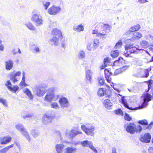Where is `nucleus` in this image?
Returning a JSON list of instances; mask_svg holds the SVG:
<instances>
[{
  "label": "nucleus",
  "instance_id": "obj_1",
  "mask_svg": "<svg viewBox=\"0 0 153 153\" xmlns=\"http://www.w3.org/2000/svg\"><path fill=\"white\" fill-rule=\"evenodd\" d=\"M124 126L127 132L131 134L135 133L140 134L143 129L140 125H136L134 123H127L124 124Z\"/></svg>",
  "mask_w": 153,
  "mask_h": 153
},
{
  "label": "nucleus",
  "instance_id": "obj_2",
  "mask_svg": "<svg viewBox=\"0 0 153 153\" xmlns=\"http://www.w3.org/2000/svg\"><path fill=\"white\" fill-rule=\"evenodd\" d=\"M31 20L36 27L42 26L43 23L42 16L37 14V11L33 10L32 12Z\"/></svg>",
  "mask_w": 153,
  "mask_h": 153
},
{
  "label": "nucleus",
  "instance_id": "obj_3",
  "mask_svg": "<svg viewBox=\"0 0 153 153\" xmlns=\"http://www.w3.org/2000/svg\"><path fill=\"white\" fill-rule=\"evenodd\" d=\"M133 45L131 43L127 44L125 46V50H128L125 53V55L126 57H132L130 56V54H137L139 51L142 50V49L138 48L134 46H133Z\"/></svg>",
  "mask_w": 153,
  "mask_h": 153
},
{
  "label": "nucleus",
  "instance_id": "obj_4",
  "mask_svg": "<svg viewBox=\"0 0 153 153\" xmlns=\"http://www.w3.org/2000/svg\"><path fill=\"white\" fill-rule=\"evenodd\" d=\"M59 97L58 95H55L53 91V88H50L45 97V100L46 101L50 102L52 100L54 101L57 99Z\"/></svg>",
  "mask_w": 153,
  "mask_h": 153
},
{
  "label": "nucleus",
  "instance_id": "obj_5",
  "mask_svg": "<svg viewBox=\"0 0 153 153\" xmlns=\"http://www.w3.org/2000/svg\"><path fill=\"white\" fill-rule=\"evenodd\" d=\"M81 129L88 135H90L93 136L94 135V130L95 128L94 126H88L86 125H82L81 127Z\"/></svg>",
  "mask_w": 153,
  "mask_h": 153
},
{
  "label": "nucleus",
  "instance_id": "obj_6",
  "mask_svg": "<svg viewBox=\"0 0 153 153\" xmlns=\"http://www.w3.org/2000/svg\"><path fill=\"white\" fill-rule=\"evenodd\" d=\"M84 147L88 146L94 152L97 153V150L94 148L93 145V143L91 141H89L87 140L81 141L80 143Z\"/></svg>",
  "mask_w": 153,
  "mask_h": 153
},
{
  "label": "nucleus",
  "instance_id": "obj_7",
  "mask_svg": "<svg viewBox=\"0 0 153 153\" xmlns=\"http://www.w3.org/2000/svg\"><path fill=\"white\" fill-rule=\"evenodd\" d=\"M143 102L141 105V108H144L148 105V102L152 99V96L149 93L144 94L143 96Z\"/></svg>",
  "mask_w": 153,
  "mask_h": 153
},
{
  "label": "nucleus",
  "instance_id": "obj_8",
  "mask_svg": "<svg viewBox=\"0 0 153 153\" xmlns=\"http://www.w3.org/2000/svg\"><path fill=\"white\" fill-rule=\"evenodd\" d=\"M21 73L20 71H18L16 73L11 72L10 73V79L12 82L15 83L16 82L18 81L19 79L18 77L21 74Z\"/></svg>",
  "mask_w": 153,
  "mask_h": 153
},
{
  "label": "nucleus",
  "instance_id": "obj_9",
  "mask_svg": "<svg viewBox=\"0 0 153 153\" xmlns=\"http://www.w3.org/2000/svg\"><path fill=\"white\" fill-rule=\"evenodd\" d=\"M61 9L59 7L53 6L48 9V13L50 15H55L59 13Z\"/></svg>",
  "mask_w": 153,
  "mask_h": 153
},
{
  "label": "nucleus",
  "instance_id": "obj_10",
  "mask_svg": "<svg viewBox=\"0 0 153 153\" xmlns=\"http://www.w3.org/2000/svg\"><path fill=\"white\" fill-rule=\"evenodd\" d=\"M151 139V136L150 133H146L143 136H141L140 138V140L142 142L148 143L150 142Z\"/></svg>",
  "mask_w": 153,
  "mask_h": 153
},
{
  "label": "nucleus",
  "instance_id": "obj_11",
  "mask_svg": "<svg viewBox=\"0 0 153 153\" xmlns=\"http://www.w3.org/2000/svg\"><path fill=\"white\" fill-rule=\"evenodd\" d=\"M59 102L60 106L62 108H67L68 107V101L67 99L65 97L60 98L59 100Z\"/></svg>",
  "mask_w": 153,
  "mask_h": 153
},
{
  "label": "nucleus",
  "instance_id": "obj_12",
  "mask_svg": "<svg viewBox=\"0 0 153 153\" xmlns=\"http://www.w3.org/2000/svg\"><path fill=\"white\" fill-rule=\"evenodd\" d=\"M12 139L11 137L9 135L0 137V143L5 145L10 142Z\"/></svg>",
  "mask_w": 153,
  "mask_h": 153
},
{
  "label": "nucleus",
  "instance_id": "obj_13",
  "mask_svg": "<svg viewBox=\"0 0 153 153\" xmlns=\"http://www.w3.org/2000/svg\"><path fill=\"white\" fill-rule=\"evenodd\" d=\"M142 36L141 34L138 32H135L133 34L132 37L130 39H128L126 41L128 42H134L135 40L139 39Z\"/></svg>",
  "mask_w": 153,
  "mask_h": 153
},
{
  "label": "nucleus",
  "instance_id": "obj_14",
  "mask_svg": "<svg viewBox=\"0 0 153 153\" xmlns=\"http://www.w3.org/2000/svg\"><path fill=\"white\" fill-rule=\"evenodd\" d=\"M13 61L11 59H8L4 62L5 68L6 70H10L13 66Z\"/></svg>",
  "mask_w": 153,
  "mask_h": 153
},
{
  "label": "nucleus",
  "instance_id": "obj_15",
  "mask_svg": "<svg viewBox=\"0 0 153 153\" xmlns=\"http://www.w3.org/2000/svg\"><path fill=\"white\" fill-rule=\"evenodd\" d=\"M52 33L54 37H56L61 40L62 39V35L61 31L57 28L53 29L52 31Z\"/></svg>",
  "mask_w": 153,
  "mask_h": 153
},
{
  "label": "nucleus",
  "instance_id": "obj_16",
  "mask_svg": "<svg viewBox=\"0 0 153 153\" xmlns=\"http://www.w3.org/2000/svg\"><path fill=\"white\" fill-rule=\"evenodd\" d=\"M53 117L47 114H45L42 118V122L44 124H47L51 122Z\"/></svg>",
  "mask_w": 153,
  "mask_h": 153
},
{
  "label": "nucleus",
  "instance_id": "obj_17",
  "mask_svg": "<svg viewBox=\"0 0 153 153\" xmlns=\"http://www.w3.org/2000/svg\"><path fill=\"white\" fill-rule=\"evenodd\" d=\"M151 69H143L141 70L140 72L139 77H140L147 78L149 75V71L151 70Z\"/></svg>",
  "mask_w": 153,
  "mask_h": 153
},
{
  "label": "nucleus",
  "instance_id": "obj_18",
  "mask_svg": "<svg viewBox=\"0 0 153 153\" xmlns=\"http://www.w3.org/2000/svg\"><path fill=\"white\" fill-rule=\"evenodd\" d=\"M79 133H80V132L74 130L72 129L71 130H67L65 132V134L68 135L71 137L72 138Z\"/></svg>",
  "mask_w": 153,
  "mask_h": 153
},
{
  "label": "nucleus",
  "instance_id": "obj_19",
  "mask_svg": "<svg viewBox=\"0 0 153 153\" xmlns=\"http://www.w3.org/2000/svg\"><path fill=\"white\" fill-rule=\"evenodd\" d=\"M59 39L56 37H54L49 40L50 44L52 45L57 46L59 43Z\"/></svg>",
  "mask_w": 153,
  "mask_h": 153
},
{
  "label": "nucleus",
  "instance_id": "obj_20",
  "mask_svg": "<svg viewBox=\"0 0 153 153\" xmlns=\"http://www.w3.org/2000/svg\"><path fill=\"white\" fill-rule=\"evenodd\" d=\"M108 92H110V91L108 90H104V89L102 88H100L99 89L97 94L99 96H102L104 95H106V96L109 97L110 96L109 95H107V93Z\"/></svg>",
  "mask_w": 153,
  "mask_h": 153
},
{
  "label": "nucleus",
  "instance_id": "obj_21",
  "mask_svg": "<svg viewBox=\"0 0 153 153\" xmlns=\"http://www.w3.org/2000/svg\"><path fill=\"white\" fill-rule=\"evenodd\" d=\"M92 73L91 70H88L86 71V78L87 79L88 83H90L91 80V76Z\"/></svg>",
  "mask_w": 153,
  "mask_h": 153
},
{
  "label": "nucleus",
  "instance_id": "obj_22",
  "mask_svg": "<svg viewBox=\"0 0 153 153\" xmlns=\"http://www.w3.org/2000/svg\"><path fill=\"white\" fill-rule=\"evenodd\" d=\"M84 26L82 24L74 25L73 27V30L77 32L83 31L84 30Z\"/></svg>",
  "mask_w": 153,
  "mask_h": 153
},
{
  "label": "nucleus",
  "instance_id": "obj_23",
  "mask_svg": "<svg viewBox=\"0 0 153 153\" xmlns=\"http://www.w3.org/2000/svg\"><path fill=\"white\" fill-rule=\"evenodd\" d=\"M27 28L30 30L34 31L36 30L35 27L30 22H29L24 24Z\"/></svg>",
  "mask_w": 153,
  "mask_h": 153
},
{
  "label": "nucleus",
  "instance_id": "obj_24",
  "mask_svg": "<svg viewBox=\"0 0 153 153\" xmlns=\"http://www.w3.org/2000/svg\"><path fill=\"white\" fill-rule=\"evenodd\" d=\"M104 104L105 107L108 109L111 108L112 103L108 99L105 100L104 101Z\"/></svg>",
  "mask_w": 153,
  "mask_h": 153
},
{
  "label": "nucleus",
  "instance_id": "obj_25",
  "mask_svg": "<svg viewBox=\"0 0 153 153\" xmlns=\"http://www.w3.org/2000/svg\"><path fill=\"white\" fill-rule=\"evenodd\" d=\"M55 147L57 153H61L64 148V146L62 144H57Z\"/></svg>",
  "mask_w": 153,
  "mask_h": 153
},
{
  "label": "nucleus",
  "instance_id": "obj_26",
  "mask_svg": "<svg viewBox=\"0 0 153 153\" xmlns=\"http://www.w3.org/2000/svg\"><path fill=\"white\" fill-rule=\"evenodd\" d=\"M21 133L29 142L31 140L30 137L28 132L25 129L22 130Z\"/></svg>",
  "mask_w": 153,
  "mask_h": 153
},
{
  "label": "nucleus",
  "instance_id": "obj_27",
  "mask_svg": "<svg viewBox=\"0 0 153 153\" xmlns=\"http://www.w3.org/2000/svg\"><path fill=\"white\" fill-rule=\"evenodd\" d=\"M77 56L79 59H84L85 57V53L82 50H80L78 52Z\"/></svg>",
  "mask_w": 153,
  "mask_h": 153
},
{
  "label": "nucleus",
  "instance_id": "obj_28",
  "mask_svg": "<svg viewBox=\"0 0 153 153\" xmlns=\"http://www.w3.org/2000/svg\"><path fill=\"white\" fill-rule=\"evenodd\" d=\"M13 144H12L10 146H7L0 150V153H6V152L11 148L13 147Z\"/></svg>",
  "mask_w": 153,
  "mask_h": 153
},
{
  "label": "nucleus",
  "instance_id": "obj_29",
  "mask_svg": "<svg viewBox=\"0 0 153 153\" xmlns=\"http://www.w3.org/2000/svg\"><path fill=\"white\" fill-rule=\"evenodd\" d=\"M24 92L28 96L30 100H32L33 98V96L32 94L31 91L27 88H26L24 91Z\"/></svg>",
  "mask_w": 153,
  "mask_h": 153
},
{
  "label": "nucleus",
  "instance_id": "obj_30",
  "mask_svg": "<svg viewBox=\"0 0 153 153\" xmlns=\"http://www.w3.org/2000/svg\"><path fill=\"white\" fill-rule=\"evenodd\" d=\"M31 134L35 138L37 137L39 135L38 131L35 129H32L30 131Z\"/></svg>",
  "mask_w": 153,
  "mask_h": 153
},
{
  "label": "nucleus",
  "instance_id": "obj_31",
  "mask_svg": "<svg viewBox=\"0 0 153 153\" xmlns=\"http://www.w3.org/2000/svg\"><path fill=\"white\" fill-rule=\"evenodd\" d=\"M137 123L139 124L144 126H146L148 125V121L146 119L139 120L137 122Z\"/></svg>",
  "mask_w": 153,
  "mask_h": 153
},
{
  "label": "nucleus",
  "instance_id": "obj_32",
  "mask_svg": "<svg viewBox=\"0 0 153 153\" xmlns=\"http://www.w3.org/2000/svg\"><path fill=\"white\" fill-rule=\"evenodd\" d=\"M66 152L65 153H72L73 152L75 151L76 149L75 148L67 147L66 149Z\"/></svg>",
  "mask_w": 153,
  "mask_h": 153
},
{
  "label": "nucleus",
  "instance_id": "obj_33",
  "mask_svg": "<svg viewBox=\"0 0 153 153\" xmlns=\"http://www.w3.org/2000/svg\"><path fill=\"white\" fill-rule=\"evenodd\" d=\"M0 102L6 107H7L8 106L7 100L3 98L0 97Z\"/></svg>",
  "mask_w": 153,
  "mask_h": 153
},
{
  "label": "nucleus",
  "instance_id": "obj_34",
  "mask_svg": "<svg viewBox=\"0 0 153 153\" xmlns=\"http://www.w3.org/2000/svg\"><path fill=\"white\" fill-rule=\"evenodd\" d=\"M140 45L142 48H146L149 46V44L146 41L143 40L140 42Z\"/></svg>",
  "mask_w": 153,
  "mask_h": 153
},
{
  "label": "nucleus",
  "instance_id": "obj_35",
  "mask_svg": "<svg viewBox=\"0 0 153 153\" xmlns=\"http://www.w3.org/2000/svg\"><path fill=\"white\" fill-rule=\"evenodd\" d=\"M119 54V52L118 50L112 51L111 52V55L113 57L117 56Z\"/></svg>",
  "mask_w": 153,
  "mask_h": 153
},
{
  "label": "nucleus",
  "instance_id": "obj_36",
  "mask_svg": "<svg viewBox=\"0 0 153 153\" xmlns=\"http://www.w3.org/2000/svg\"><path fill=\"white\" fill-rule=\"evenodd\" d=\"M16 129L21 132L22 131L24 130L25 128H24L23 125L21 124H19L16 126Z\"/></svg>",
  "mask_w": 153,
  "mask_h": 153
},
{
  "label": "nucleus",
  "instance_id": "obj_37",
  "mask_svg": "<svg viewBox=\"0 0 153 153\" xmlns=\"http://www.w3.org/2000/svg\"><path fill=\"white\" fill-rule=\"evenodd\" d=\"M44 90L38 88L37 91V95L38 96L41 97L43 95Z\"/></svg>",
  "mask_w": 153,
  "mask_h": 153
},
{
  "label": "nucleus",
  "instance_id": "obj_38",
  "mask_svg": "<svg viewBox=\"0 0 153 153\" xmlns=\"http://www.w3.org/2000/svg\"><path fill=\"white\" fill-rule=\"evenodd\" d=\"M123 102L125 107L129 110H134L137 109L138 107H136L135 108H133L132 107H129L128 105L126 102L123 101Z\"/></svg>",
  "mask_w": 153,
  "mask_h": 153
},
{
  "label": "nucleus",
  "instance_id": "obj_39",
  "mask_svg": "<svg viewBox=\"0 0 153 153\" xmlns=\"http://www.w3.org/2000/svg\"><path fill=\"white\" fill-rule=\"evenodd\" d=\"M136 31V30L134 27H132L129 29L125 33V35H128L130 34V33Z\"/></svg>",
  "mask_w": 153,
  "mask_h": 153
},
{
  "label": "nucleus",
  "instance_id": "obj_40",
  "mask_svg": "<svg viewBox=\"0 0 153 153\" xmlns=\"http://www.w3.org/2000/svg\"><path fill=\"white\" fill-rule=\"evenodd\" d=\"M98 80L99 83L101 85H103L104 83V79L103 76H100L98 78Z\"/></svg>",
  "mask_w": 153,
  "mask_h": 153
},
{
  "label": "nucleus",
  "instance_id": "obj_41",
  "mask_svg": "<svg viewBox=\"0 0 153 153\" xmlns=\"http://www.w3.org/2000/svg\"><path fill=\"white\" fill-rule=\"evenodd\" d=\"M124 118L125 120L128 121H130L132 120V118L130 116V115L126 113L124 116Z\"/></svg>",
  "mask_w": 153,
  "mask_h": 153
},
{
  "label": "nucleus",
  "instance_id": "obj_42",
  "mask_svg": "<svg viewBox=\"0 0 153 153\" xmlns=\"http://www.w3.org/2000/svg\"><path fill=\"white\" fill-rule=\"evenodd\" d=\"M51 106L52 108L55 109H58L59 108V106L57 103L54 102L52 103L51 104Z\"/></svg>",
  "mask_w": 153,
  "mask_h": 153
},
{
  "label": "nucleus",
  "instance_id": "obj_43",
  "mask_svg": "<svg viewBox=\"0 0 153 153\" xmlns=\"http://www.w3.org/2000/svg\"><path fill=\"white\" fill-rule=\"evenodd\" d=\"M122 44V42L120 40L118 41V42L116 43L114 46V48L115 49H117L118 48H120L121 47Z\"/></svg>",
  "mask_w": 153,
  "mask_h": 153
},
{
  "label": "nucleus",
  "instance_id": "obj_44",
  "mask_svg": "<svg viewBox=\"0 0 153 153\" xmlns=\"http://www.w3.org/2000/svg\"><path fill=\"white\" fill-rule=\"evenodd\" d=\"M99 43V41L98 39H94L93 44V47L95 49L96 48L98 47Z\"/></svg>",
  "mask_w": 153,
  "mask_h": 153
},
{
  "label": "nucleus",
  "instance_id": "obj_45",
  "mask_svg": "<svg viewBox=\"0 0 153 153\" xmlns=\"http://www.w3.org/2000/svg\"><path fill=\"white\" fill-rule=\"evenodd\" d=\"M5 85L9 90L11 89L12 88V84L10 80H8L6 83Z\"/></svg>",
  "mask_w": 153,
  "mask_h": 153
},
{
  "label": "nucleus",
  "instance_id": "obj_46",
  "mask_svg": "<svg viewBox=\"0 0 153 153\" xmlns=\"http://www.w3.org/2000/svg\"><path fill=\"white\" fill-rule=\"evenodd\" d=\"M111 69H105L104 70L105 75H112V73L110 72Z\"/></svg>",
  "mask_w": 153,
  "mask_h": 153
},
{
  "label": "nucleus",
  "instance_id": "obj_47",
  "mask_svg": "<svg viewBox=\"0 0 153 153\" xmlns=\"http://www.w3.org/2000/svg\"><path fill=\"white\" fill-rule=\"evenodd\" d=\"M115 113L116 114H120L122 116L123 115V112L120 109L116 110L115 111Z\"/></svg>",
  "mask_w": 153,
  "mask_h": 153
},
{
  "label": "nucleus",
  "instance_id": "obj_48",
  "mask_svg": "<svg viewBox=\"0 0 153 153\" xmlns=\"http://www.w3.org/2000/svg\"><path fill=\"white\" fill-rule=\"evenodd\" d=\"M50 3L49 2L44 1L43 2V4L44 6L45 7V9L47 10L48 6L50 4Z\"/></svg>",
  "mask_w": 153,
  "mask_h": 153
},
{
  "label": "nucleus",
  "instance_id": "obj_49",
  "mask_svg": "<svg viewBox=\"0 0 153 153\" xmlns=\"http://www.w3.org/2000/svg\"><path fill=\"white\" fill-rule=\"evenodd\" d=\"M19 89V87L18 86L14 85L13 87H12L11 89H9L10 91H13L16 93V91Z\"/></svg>",
  "mask_w": 153,
  "mask_h": 153
},
{
  "label": "nucleus",
  "instance_id": "obj_50",
  "mask_svg": "<svg viewBox=\"0 0 153 153\" xmlns=\"http://www.w3.org/2000/svg\"><path fill=\"white\" fill-rule=\"evenodd\" d=\"M117 62L119 63L123 64V63H125V60L123 59L122 57H119L118 60H116L115 62Z\"/></svg>",
  "mask_w": 153,
  "mask_h": 153
},
{
  "label": "nucleus",
  "instance_id": "obj_51",
  "mask_svg": "<svg viewBox=\"0 0 153 153\" xmlns=\"http://www.w3.org/2000/svg\"><path fill=\"white\" fill-rule=\"evenodd\" d=\"M153 125V122L152 121L151 122L150 124L149 125H147L148 126L146 128H144V129L145 130L146 129H151L152 127V125Z\"/></svg>",
  "mask_w": 153,
  "mask_h": 153
},
{
  "label": "nucleus",
  "instance_id": "obj_52",
  "mask_svg": "<svg viewBox=\"0 0 153 153\" xmlns=\"http://www.w3.org/2000/svg\"><path fill=\"white\" fill-rule=\"evenodd\" d=\"M20 84L22 85H24L25 86L27 85L25 83V77L24 76H22V79L20 82Z\"/></svg>",
  "mask_w": 153,
  "mask_h": 153
},
{
  "label": "nucleus",
  "instance_id": "obj_53",
  "mask_svg": "<svg viewBox=\"0 0 153 153\" xmlns=\"http://www.w3.org/2000/svg\"><path fill=\"white\" fill-rule=\"evenodd\" d=\"M47 85L44 83H42L40 84L38 88L43 89H45L47 87Z\"/></svg>",
  "mask_w": 153,
  "mask_h": 153
},
{
  "label": "nucleus",
  "instance_id": "obj_54",
  "mask_svg": "<svg viewBox=\"0 0 153 153\" xmlns=\"http://www.w3.org/2000/svg\"><path fill=\"white\" fill-rule=\"evenodd\" d=\"M122 72V70L120 68L115 70V72H114V75H117L121 73Z\"/></svg>",
  "mask_w": 153,
  "mask_h": 153
},
{
  "label": "nucleus",
  "instance_id": "obj_55",
  "mask_svg": "<svg viewBox=\"0 0 153 153\" xmlns=\"http://www.w3.org/2000/svg\"><path fill=\"white\" fill-rule=\"evenodd\" d=\"M103 28L105 30H109L110 29V26L108 24H105L103 25Z\"/></svg>",
  "mask_w": 153,
  "mask_h": 153
},
{
  "label": "nucleus",
  "instance_id": "obj_56",
  "mask_svg": "<svg viewBox=\"0 0 153 153\" xmlns=\"http://www.w3.org/2000/svg\"><path fill=\"white\" fill-rule=\"evenodd\" d=\"M129 67V65H125L123 66L122 67L120 68L122 72L125 71V70L128 69Z\"/></svg>",
  "mask_w": 153,
  "mask_h": 153
},
{
  "label": "nucleus",
  "instance_id": "obj_57",
  "mask_svg": "<svg viewBox=\"0 0 153 153\" xmlns=\"http://www.w3.org/2000/svg\"><path fill=\"white\" fill-rule=\"evenodd\" d=\"M111 75H105V77L107 81L109 83H111V78L110 77V76Z\"/></svg>",
  "mask_w": 153,
  "mask_h": 153
},
{
  "label": "nucleus",
  "instance_id": "obj_58",
  "mask_svg": "<svg viewBox=\"0 0 153 153\" xmlns=\"http://www.w3.org/2000/svg\"><path fill=\"white\" fill-rule=\"evenodd\" d=\"M33 50L36 52H39L40 51L39 48L38 47L34 45H33Z\"/></svg>",
  "mask_w": 153,
  "mask_h": 153
},
{
  "label": "nucleus",
  "instance_id": "obj_59",
  "mask_svg": "<svg viewBox=\"0 0 153 153\" xmlns=\"http://www.w3.org/2000/svg\"><path fill=\"white\" fill-rule=\"evenodd\" d=\"M106 32H103L102 33H98L97 34V36L99 37H101L102 36H105V35Z\"/></svg>",
  "mask_w": 153,
  "mask_h": 153
},
{
  "label": "nucleus",
  "instance_id": "obj_60",
  "mask_svg": "<svg viewBox=\"0 0 153 153\" xmlns=\"http://www.w3.org/2000/svg\"><path fill=\"white\" fill-rule=\"evenodd\" d=\"M110 62V59L108 57L105 58L104 59V65L105 66L106 65L107 63L109 62Z\"/></svg>",
  "mask_w": 153,
  "mask_h": 153
},
{
  "label": "nucleus",
  "instance_id": "obj_61",
  "mask_svg": "<svg viewBox=\"0 0 153 153\" xmlns=\"http://www.w3.org/2000/svg\"><path fill=\"white\" fill-rule=\"evenodd\" d=\"M32 114H29L27 115H26L25 116L23 117V118L24 119H26L27 118H30L32 117Z\"/></svg>",
  "mask_w": 153,
  "mask_h": 153
},
{
  "label": "nucleus",
  "instance_id": "obj_62",
  "mask_svg": "<svg viewBox=\"0 0 153 153\" xmlns=\"http://www.w3.org/2000/svg\"><path fill=\"white\" fill-rule=\"evenodd\" d=\"M61 45L62 48H65V47L66 46V41L64 40L63 41H62V44Z\"/></svg>",
  "mask_w": 153,
  "mask_h": 153
},
{
  "label": "nucleus",
  "instance_id": "obj_63",
  "mask_svg": "<svg viewBox=\"0 0 153 153\" xmlns=\"http://www.w3.org/2000/svg\"><path fill=\"white\" fill-rule=\"evenodd\" d=\"M117 149L115 147H113L112 149V152L111 153H117Z\"/></svg>",
  "mask_w": 153,
  "mask_h": 153
},
{
  "label": "nucleus",
  "instance_id": "obj_64",
  "mask_svg": "<svg viewBox=\"0 0 153 153\" xmlns=\"http://www.w3.org/2000/svg\"><path fill=\"white\" fill-rule=\"evenodd\" d=\"M148 151L149 153H153V148L150 147Z\"/></svg>",
  "mask_w": 153,
  "mask_h": 153
}]
</instances>
